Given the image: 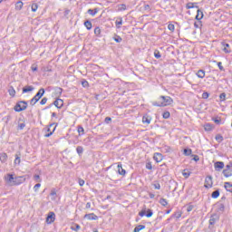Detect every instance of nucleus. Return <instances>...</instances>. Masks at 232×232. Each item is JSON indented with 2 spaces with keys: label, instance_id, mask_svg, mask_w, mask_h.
I'll list each match as a JSON object with an SVG mask.
<instances>
[{
  "label": "nucleus",
  "instance_id": "obj_1",
  "mask_svg": "<svg viewBox=\"0 0 232 232\" xmlns=\"http://www.w3.org/2000/svg\"><path fill=\"white\" fill-rule=\"evenodd\" d=\"M173 103V99L169 96H160L159 102H153L152 106H158L164 108V106H169Z\"/></svg>",
  "mask_w": 232,
  "mask_h": 232
},
{
  "label": "nucleus",
  "instance_id": "obj_2",
  "mask_svg": "<svg viewBox=\"0 0 232 232\" xmlns=\"http://www.w3.org/2000/svg\"><path fill=\"white\" fill-rule=\"evenodd\" d=\"M44 95V89L41 88L38 92L33 97V99L30 101L31 106H35L37 102H39L40 99Z\"/></svg>",
  "mask_w": 232,
  "mask_h": 232
},
{
  "label": "nucleus",
  "instance_id": "obj_3",
  "mask_svg": "<svg viewBox=\"0 0 232 232\" xmlns=\"http://www.w3.org/2000/svg\"><path fill=\"white\" fill-rule=\"evenodd\" d=\"M26 108H28V102L24 101H20L15 104L14 110V111L21 112V111H24Z\"/></svg>",
  "mask_w": 232,
  "mask_h": 232
},
{
  "label": "nucleus",
  "instance_id": "obj_4",
  "mask_svg": "<svg viewBox=\"0 0 232 232\" xmlns=\"http://www.w3.org/2000/svg\"><path fill=\"white\" fill-rule=\"evenodd\" d=\"M205 188H207L208 189L209 188H213V177H211V176H208V177H206V179H205Z\"/></svg>",
  "mask_w": 232,
  "mask_h": 232
},
{
  "label": "nucleus",
  "instance_id": "obj_5",
  "mask_svg": "<svg viewBox=\"0 0 232 232\" xmlns=\"http://www.w3.org/2000/svg\"><path fill=\"white\" fill-rule=\"evenodd\" d=\"M5 180L9 184V186H14V182H15V178H14L13 174H7L5 177Z\"/></svg>",
  "mask_w": 232,
  "mask_h": 232
},
{
  "label": "nucleus",
  "instance_id": "obj_6",
  "mask_svg": "<svg viewBox=\"0 0 232 232\" xmlns=\"http://www.w3.org/2000/svg\"><path fill=\"white\" fill-rule=\"evenodd\" d=\"M47 224H53V222H55V213L49 212L47 218H46Z\"/></svg>",
  "mask_w": 232,
  "mask_h": 232
},
{
  "label": "nucleus",
  "instance_id": "obj_7",
  "mask_svg": "<svg viewBox=\"0 0 232 232\" xmlns=\"http://www.w3.org/2000/svg\"><path fill=\"white\" fill-rule=\"evenodd\" d=\"M83 218H86L87 220H99V217L93 213L85 214Z\"/></svg>",
  "mask_w": 232,
  "mask_h": 232
},
{
  "label": "nucleus",
  "instance_id": "obj_8",
  "mask_svg": "<svg viewBox=\"0 0 232 232\" xmlns=\"http://www.w3.org/2000/svg\"><path fill=\"white\" fill-rule=\"evenodd\" d=\"M53 104L56 108L61 109L62 106H64V102L58 98L53 102Z\"/></svg>",
  "mask_w": 232,
  "mask_h": 232
},
{
  "label": "nucleus",
  "instance_id": "obj_9",
  "mask_svg": "<svg viewBox=\"0 0 232 232\" xmlns=\"http://www.w3.org/2000/svg\"><path fill=\"white\" fill-rule=\"evenodd\" d=\"M24 177H15L14 181V186H19L20 184H23L24 182Z\"/></svg>",
  "mask_w": 232,
  "mask_h": 232
},
{
  "label": "nucleus",
  "instance_id": "obj_10",
  "mask_svg": "<svg viewBox=\"0 0 232 232\" xmlns=\"http://www.w3.org/2000/svg\"><path fill=\"white\" fill-rule=\"evenodd\" d=\"M214 168H215L216 171H220V169H224V162L217 161L214 164Z\"/></svg>",
  "mask_w": 232,
  "mask_h": 232
},
{
  "label": "nucleus",
  "instance_id": "obj_11",
  "mask_svg": "<svg viewBox=\"0 0 232 232\" xmlns=\"http://www.w3.org/2000/svg\"><path fill=\"white\" fill-rule=\"evenodd\" d=\"M222 46H223V52H225V53H231V48L229 46V44H226L225 42L221 43Z\"/></svg>",
  "mask_w": 232,
  "mask_h": 232
},
{
  "label": "nucleus",
  "instance_id": "obj_12",
  "mask_svg": "<svg viewBox=\"0 0 232 232\" xmlns=\"http://www.w3.org/2000/svg\"><path fill=\"white\" fill-rule=\"evenodd\" d=\"M223 175H224V177H226V179H227V178H229V177H232V169L226 168V169L223 170Z\"/></svg>",
  "mask_w": 232,
  "mask_h": 232
},
{
  "label": "nucleus",
  "instance_id": "obj_13",
  "mask_svg": "<svg viewBox=\"0 0 232 232\" xmlns=\"http://www.w3.org/2000/svg\"><path fill=\"white\" fill-rule=\"evenodd\" d=\"M153 159L156 162H162V154L156 152L154 153Z\"/></svg>",
  "mask_w": 232,
  "mask_h": 232
},
{
  "label": "nucleus",
  "instance_id": "obj_14",
  "mask_svg": "<svg viewBox=\"0 0 232 232\" xmlns=\"http://www.w3.org/2000/svg\"><path fill=\"white\" fill-rule=\"evenodd\" d=\"M6 160H8V154L3 152L0 153V161L2 162V164H5V162H6Z\"/></svg>",
  "mask_w": 232,
  "mask_h": 232
},
{
  "label": "nucleus",
  "instance_id": "obj_15",
  "mask_svg": "<svg viewBox=\"0 0 232 232\" xmlns=\"http://www.w3.org/2000/svg\"><path fill=\"white\" fill-rule=\"evenodd\" d=\"M142 122H143V124H151V117H150L148 115H144L142 117Z\"/></svg>",
  "mask_w": 232,
  "mask_h": 232
},
{
  "label": "nucleus",
  "instance_id": "obj_16",
  "mask_svg": "<svg viewBox=\"0 0 232 232\" xmlns=\"http://www.w3.org/2000/svg\"><path fill=\"white\" fill-rule=\"evenodd\" d=\"M118 173L119 175H126V169H122V164L119 163L118 164Z\"/></svg>",
  "mask_w": 232,
  "mask_h": 232
},
{
  "label": "nucleus",
  "instance_id": "obj_17",
  "mask_svg": "<svg viewBox=\"0 0 232 232\" xmlns=\"http://www.w3.org/2000/svg\"><path fill=\"white\" fill-rule=\"evenodd\" d=\"M203 17H204V13L200 9H198L197 15H196L197 21H200V19H202Z\"/></svg>",
  "mask_w": 232,
  "mask_h": 232
},
{
  "label": "nucleus",
  "instance_id": "obj_18",
  "mask_svg": "<svg viewBox=\"0 0 232 232\" xmlns=\"http://www.w3.org/2000/svg\"><path fill=\"white\" fill-rule=\"evenodd\" d=\"M14 164H17L18 166L21 164V152L15 154Z\"/></svg>",
  "mask_w": 232,
  "mask_h": 232
},
{
  "label": "nucleus",
  "instance_id": "obj_19",
  "mask_svg": "<svg viewBox=\"0 0 232 232\" xmlns=\"http://www.w3.org/2000/svg\"><path fill=\"white\" fill-rule=\"evenodd\" d=\"M225 189L232 193V183L231 182H225Z\"/></svg>",
  "mask_w": 232,
  "mask_h": 232
},
{
  "label": "nucleus",
  "instance_id": "obj_20",
  "mask_svg": "<svg viewBox=\"0 0 232 232\" xmlns=\"http://www.w3.org/2000/svg\"><path fill=\"white\" fill-rule=\"evenodd\" d=\"M34 86H25L23 88V93H28V92H34Z\"/></svg>",
  "mask_w": 232,
  "mask_h": 232
},
{
  "label": "nucleus",
  "instance_id": "obj_21",
  "mask_svg": "<svg viewBox=\"0 0 232 232\" xmlns=\"http://www.w3.org/2000/svg\"><path fill=\"white\" fill-rule=\"evenodd\" d=\"M197 75L199 79H204L206 77V72L204 70H198Z\"/></svg>",
  "mask_w": 232,
  "mask_h": 232
},
{
  "label": "nucleus",
  "instance_id": "obj_22",
  "mask_svg": "<svg viewBox=\"0 0 232 232\" xmlns=\"http://www.w3.org/2000/svg\"><path fill=\"white\" fill-rule=\"evenodd\" d=\"M87 13L90 14V15H95V14H97L98 13H99V8H94V10L93 9H89L88 11H87Z\"/></svg>",
  "mask_w": 232,
  "mask_h": 232
},
{
  "label": "nucleus",
  "instance_id": "obj_23",
  "mask_svg": "<svg viewBox=\"0 0 232 232\" xmlns=\"http://www.w3.org/2000/svg\"><path fill=\"white\" fill-rule=\"evenodd\" d=\"M187 10H191V8H198V5H195V3H188L186 5Z\"/></svg>",
  "mask_w": 232,
  "mask_h": 232
},
{
  "label": "nucleus",
  "instance_id": "obj_24",
  "mask_svg": "<svg viewBox=\"0 0 232 232\" xmlns=\"http://www.w3.org/2000/svg\"><path fill=\"white\" fill-rule=\"evenodd\" d=\"M115 24L117 28H121V26H122V17H119L118 20H116Z\"/></svg>",
  "mask_w": 232,
  "mask_h": 232
},
{
  "label": "nucleus",
  "instance_id": "obj_25",
  "mask_svg": "<svg viewBox=\"0 0 232 232\" xmlns=\"http://www.w3.org/2000/svg\"><path fill=\"white\" fill-rule=\"evenodd\" d=\"M84 26L85 28H87V30H92V22L90 20L85 21Z\"/></svg>",
  "mask_w": 232,
  "mask_h": 232
},
{
  "label": "nucleus",
  "instance_id": "obj_26",
  "mask_svg": "<svg viewBox=\"0 0 232 232\" xmlns=\"http://www.w3.org/2000/svg\"><path fill=\"white\" fill-rule=\"evenodd\" d=\"M142 229H146V226L144 225H139L138 227H136L134 228V232H140V231H142Z\"/></svg>",
  "mask_w": 232,
  "mask_h": 232
},
{
  "label": "nucleus",
  "instance_id": "obj_27",
  "mask_svg": "<svg viewBox=\"0 0 232 232\" xmlns=\"http://www.w3.org/2000/svg\"><path fill=\"white\" fill-rule=\"evenodd\" d=\"M212 198H218L220 197V191L219 190H215L211 194Z\"/></svg>",
  "mask_w": 232,
  "mask_h": 232
},
{
  "label": "nucleus",
  "instance_id": "obj_28",
  "mask_svg": "<svg viewBox=\"0 0 232 232\" xmlns=\"http://www.w3.org/2000/svg\"><path fill=\"white\" fill-rule=\"evenodd\" d=\"M182 175H183V177H184L185 179H189V175H191V172H189V170H188V169H184V170L182 171Z\"/></svg>",
  "mask_w": 232,
  "mask_h": 232
},
{
  "label": "nucleus",
  "instance_id": "obj_29",
  "mask_svg": "<svg viewBox=\"0 0 232 232\" xmlns=\"http://www.w3.org/2000/svg\"><path fill=\"white\" fill-rule=\"evenodd\" d=\"M23 2H21V1H18V2H16V4H15V10H22L23 9Z\"/></svg>",
  "mask_w": 232,
  "mask_h": 232
},
{
  "label": "nucleus",
  "instance_id": "obj_30",
  "mask_svg": "<svg viewBox=\"0 0 232 232\" xmlns=\"http://www.w3.org/2000/svg\"><path fill=\"white\" fill-rule=\"evenodd\" d=\"M54 92L56 95H63V88L61 87H55Z\"/></svg>",
  "mask_w": 232,
  "mask_h": 232
},
{
  "label": "nucleus",
  "instance_id": "obj_31",
  "mask_svg": "<svg viewBox=\"0 0 232 232\" xmlns=\"http://www.w3.org/2000/svg\"><path fill=\"white\" fill-rule=\"evenodd\" d=\"M76 151H77L78 155H81L82 153H83L84 149L82 148V146H78L76 148Z\"/></svg>",
  "mask_w": 232,
  "mask_h": 232
},
{
  "label": "nucleus",
  "instance_id": "obj_32",
  "mask_svg": "<svg viewBox=\"0 0 232 232\" xmlns=\"http://www.w3.org/2000/svg\"><path fill=\"white\" fill-rule=\"evenodd\" d=\"M160 204H161V206H168V200H166V198H162L160 199Z\"/></svg>",
  "mask_w": 232,
  "mask_h": 232
},
{
  "label": "nucleus",
  "instance_id": "obj_33",
  "mask_svg": "<svg viewBox=\"0 0 232 232\" xmlns=\"http://www.w3.org/2000/svg\"><path fill=\"white\" fill-rule=\"evenodd\" d=\"M216 140H217V142H222L224 140V137L220 134H218L216 136Z\"/></svg>",
  "mask_w": 232,
  "mask_h": 232
},
{
  "label": "nucleus",
  "instance_id": "obj_34",
  "mask_svg": "<svg viewBox=\"0 0 232 232\" xmlns=\"http://www.w3.org/2000/svg\"><path fill=\"white\" fill-rule=\"evenodd\" d=\"M94 34L99 37L101 35V27H95L94 29Z\"/></svg>",
  "mask_w": 232,
  "mask_h": 232
},
{
  "label": "nucleus",
  "instance_id": "obj_35",
  "mask_svg": "<svg viewBox=\"0 0 232 232\" xmlns=\"http://www.w3.org/2000/svg\"><path fill=\"white\" fill-rule=\"evenodd\" d=\"M162 117L163 119H169V117H171V114L169 113V111H164Z\"/></svg>",
  "mask_w": 232,
  "mask_h": 232
},
{
  "label": "nucleus",
  "instance_id": "obj_36",
  "mask_svg": "<svg viewBox=\"0 0 232 232\" xmlns=\"http://www.w3.org/2000/svg\"><path fill=\"white\" fill-rule=\"evenodd\" d=\"M78 133L79 135H84V128L82 126H78Z\"/></svg>",
  "mask_w": 232,
  "mask_h": 232
},
{
  "label": "nucleus",
  "instance_id": "obj_37",
  "mask_svg": "<svg viewBox=\"0 0 232 232\" xmlns=\"http://www.w3.org/2000/svg\"><path fill=\"white\" fill-rule=\"evenodd\" d=\"M154 57L156 59H160L161 55H160V52L159 50L154 51Z\"/></svg>",
  "mask_w": 232,
  "mask_h": 232
},
{
  "label": "nucleus",
  "instance_id": "obj_38",
  "mask_svg": "<svg viewBox=\"0 0 232 232\" xmlns=\"http://www.w3.org/2000/svg\"><path fill=\"white\" fill-rule=\"evenodd\" d=\"M147 218H150V217H153V210L148 209L146 214Z\"/></svg>",
  "mask_w": 232,
  "mask_h": 232
},
{
  "label": "nucleus",
  "instance_id": "obj_39",
  "mask_svg": "<svg viewBox=\"0 0 232 232\" xmlns=\"http://www.w3.org/2000/svg\"><path fill=\"white\" fill-rule=\"evenodd\" d=\"M50 195L51 197H53V200H55L57 192L55 191V189H52Z\"/></svg>",
  "mask_w": 232,
  "mask_h": 232
},
{
  "label": "nucleus",
  "instance_id": "obj_40",
  "mask_svg": "<svg viewBox=\"0 0 232 232\" xmlns=\"http://www.w3.org/2000/svg\"><path fill=\"white\" fill-rule=\"evenodd\" d=\"M172 217H174L175 218H180V217H182V213L180 211H178L174 213Z\"/></svg>",
  "mask_w": 232,
  "mask_h": 232
},
{
  "label": "nucleus",
  "instance_id": "obj_41",
  "mask_svg": "<svg viewBox=\"0 0 232 232\" xmlns=\"http://www.w3.org/2000/svg\"><path fill=\"white\" fill-rule=\"evenodd\" d=\"M31 8L32 12H37V8H39V5L37 4H33Z\"/></svg>",
  "mask_w": 232,
  "mask_h": 232
},
{
  "label": "nucleus",
  "instance_id": "obj_42",
  "mask_svg": "<svg viewBox=\"0 0 232 232\" xmlns=\"http://www.w3.org/2000/svg\"><path fill=\"white\" fill-rule=\"evenodd\" d=\"M168 28H169V30L170 32H175V24H169L168 25Z\"/></svg>",
  "mask_w": 232,
  "mask_h": 232
},
{
  "label": "nucleus",
  "instance_id": "obj_43",
  "mask_svg": "<svg viewBox=\"0 0 232 232\" xmlns=\"http://www.w3.org/2000/svg\"><path fill=\"white\" fill-rule=\"evenodd\" d=\"M184 155H187V156L191 155V149H184Z\"/></svg>",
  "mask_w": 232,
  "mask_h": 232
},
{
  "label": "nucleus",
  "instance_id": "obj_44",
  "mask_svg": "<svg viewBox=\"0 0 232 232\" xmlns=\"http://www.w3.org/2000/svg\"><path fill=\"white\" fill-rule=\"evenodd\" d=\"M114 41H115L116 43H122V38H121V36H119V35H116V36L114 37Z\"/></svg>",
  "mask_w": 232,
  "mask_h": 232
},
{
  "label": "nucleus",
  "instance_id": "obj_45",
  "mask_svg": "<svg viewBox=\"0 0 232 232\" xmlns=\"http://www.w3.org/2000/svg\"><path fill=\"white\" fill-rule=\"evenodd\" d=\"M48 102V98L44 97L41 100L40 104L43 106Z\"/></svg>",
  "mask_w": 232,
  "mask_h": 232
},
{
  "label": "nucleus",
  "instance_id": "obj_46",
  "mask_svg": "<svg viewBox=\"0 0 232 232\" xmlns=\"http://www.w3.org/2000/svg\"><path fill=\"white\" fill-rule=\"evenodd\" d=\"M34 180L36 181V182H41V176H39V175H37V174H35L34 176Z\"/></svg>",
  "mask_w": 232,
  "mask_h": 232
},
{
  "label": "nucleus",
  "instance_id": "obj_47",
  "mask_svg": "<svg viewBox=\"0 0 232 232\" xmlns=\"http://www.w3.org/2000/svg\"><path fill=\"white\" fill-rule=\"evenodd\" d=\"M146 169H153V166L151 165V162L149 161V162L146 163Z\"/></svg>",
  "mask_w": 232,
  "mask_h": 232
},
{
  "label": "nucleus",
  "instance_id": "obj_48",
  "mask_svg": "<svg viewBox=\"0 0 232 232\" xmlns=\"http://www.w3.org/2000/svg\"><path fill=\"white\" fill-rule=\"evenodd\" d=\"M39 188H41V183H37L36 185H34V189L35 192L39 191Z\"/></svg>",
  "mask_w": 232,
  "mask_h": 232
},
{
  "label": "nucleus",
  "instance_id": "obj_49",
  "mask_svg": "<svg viewBox=\"0 0 232 232\" xmlns=\"http://www.w3.org/2000/svg\"><path fill=\"white\" fill-rule=\"evenodd\" d=\"M194 26H195V28H200V26H202V23H201L200 21L196 22V23L194 24Z\"/></svg>",
  "mask_w": 232,
  "mask_h": 232
},
{
  "label": "nucleus",
  "instance_id": "obj_50",
  "mask_svg": "<svg viewBox=\"0 0 232 232\" xmlns=\"http://www.w3.org/2000/svg\"><path fill=\"white\" fill-rule=\"evenodd\" d=\"M218 66L220 72H224L225 69H224V66H222V62H218Z\"/></svg>",
  "mask_w": 232,
  "mask_h": 232
},
{
  "label": "nucleus",
  "instance_id": "obj_51",
  "mask_svg": "<svg viewBox=\"0 0 232 232\" xmlns=\"http://www.w3.org/2000/svg\"><path fill=\"white\" fill-rule=\"evenodd\" d=\"M9 95H11V97H15V90H14V88L9 91Z\"/></svg>",
  "mask_w": 232,
  "mask_h": 232
},
{
  "label": "nucleus",
  "instance_id": "obj_52",
  "mask_svg": "<svg viewBox=\"0 0 232 232\" xmlns=\"http://www.w3.org/2000/svg\"><path fill=\"white\" fill-rule=\"evenodd\" d=\"M53 131H55V128H53V131H50L49 133L45 134L44 137L45 138L52 137V135H53Z\"/></svg>",
  "mask_w": 232,
  "mask_h": 232
},
{
  "label": "nucleus",
  "instance_id": "obj_53",
  "mask_svg": "<svg viewBox=\"0 0 232 232\" xmlns=\"http://www.w3.org/2000/svg\"><path fill=\"white\" fill-rule=\"evenodd\" d=\"M219 98H220V101H226V93H225V92H222V93L219 95Z\"/></svg>",
  "mask_w": 232,
  "mask_h": 232
},
{
  "label": "nucleus",
  "instance_id": "obj_54",
  "mask_svg": "<svg viewBox=\"0 0 232 232\" xmlns=\"http://www.w3.org/2000/svg\"><path fill=\"white\" fill-rule=\"evenodd\" d=\"M82 86H83V88H88L89 86L88 81L82 82Z\"/></svg>",
  "mask_w": 232,
  "mask_h": 232
},
{
  "label": "nucleus",
  "instance_id": "obj_55",
  "mask_svg": "<svg viewBox=\"0 0 232 232\" xmlns=\"http://www.w3.org/2000/svg\"><path fill=\"white\" fill-rule=\"evenodd\" d=\"M25 127H26V124H24V123L18 124L19 130H24Z\"/></svg>",
  "mask_w": 232,
  "mask_h": 232
},
{
  "label": "nucleus",
  "instance_id": "obj_56",
  "mask_svg": "<svg viewBox=\"0 0 232 232\" xmlns=\"http://www.w3.org/2000/svg\"><path fill=\"white\" fill-rule=\"evenodd\" d=\"M72 229L73 230V231H79V229H81V226L80 225H75V228L73 227H72Z\"/></svg>",
  "mask_w": 232,
  "mask_h": 232
},
{
  "label": "nucleus",
  "instance_id": "obj_57",
  "mask_svg": "<svg viewBox=\"0 0 232 232\" xmlns=\"http://www.w3.org/2000/svg\"><path fill=\"white\" fill-rule=\"evenodd\" d=\"M209 97V93L208 92H203L202 93V99H208Z\"/></svg>",
  "mask_w": 232,
  "mask_h": 232
},
{
  "label": "nucleus",
  "instance_id": "obj_58",
  "mask_svg": "<svg viewBox=\"0 0 232 232\" xmlns=\"http://www.w3.org/2000/svg\"><path fill=\"white\" fill-rule=\"evenodd\" d=\"M152 186H154L155 189H160V183H154Z\"/></svg>",
  "mask_w": 232,
  "mask_h": 232
},
{
  "label": "nucleus",
  "instance_id": "obj_59",
  "mask_svg": "<svg viewBox=\"0 0 232 232\" xmlns=\"http://www.w3.org/2000/svg\"><path fill=\"white\" fill-rule=\"evenodd\" d=\"M193 160H195V162H198L200 160V158L198 157V155H194Z\"/></svg>",
  "mask_w": 232,
  "mask_h": 232
},
{
  "label": "nucleus",
  "instance_id": "obj_60",
  "mask_svg": "<svg viewBox=\"0 0 232 232\" xmlns=\"http://www.w3.org/2000/svg\"><path fill=\"white\" fill-rule=\"evenodd\" d=\"M31 69H32L33 72H37V65L36 64H33L31 66Z\"/></svg>",
  "mask_w": 232,
  "mask_h": 232
},
{
  "label": "nucleus",
  "instance_id": "obj_61",
  "mask_svg": "<svg viewBox=\"0 0 232 232\" xmlns=\"http://www.w3.org/2000/svg\"><path fill=\"white\" fill-rule=\"evenodd\" d=\"M145 215H146V210H141L140 212H139L140 217H144Z\"/></svg>",
  "mask_w": 232,
  "mask_h": 232
},
{
  "label": "nucleus",
  "instance_id": "obj_62",
  "mask_svg": "<svg viewBox=\"0 0 232 232\" xmlns=\"http://www.w3.org/2000/svg\"><path fill=\"white\" fill-rule=\"evenodd\" d=\"M205 130H206V131H209L211 130V125L210 124H207L205 126Z\"/></svg>",
  "mask_w": 232,
  "mask_h": 232
},
{
  "label": "nucleus",
  "instance_id": "obj_63",
  "mask_svg": "<svg viewBox=\"0 0 232 232\" xmlns=\"http://www.w3.org/2000/svg\"><path fill=\"white\" fill-rule=\"evenodd\" d=\"M187 211L189 213V211H193V205H189L187 207Z\"/></svg>",
  "mask_w": 232,
  "mask_h": 232
},
{
  "label": "nucleus",
  "instance_id": "obj_64",
  "mask_svg": "<svg viewBox=\"0 0 232 232\" xmlns=\"http://www.w3.org/2000/svg\"><path fill=\"white\" fill-rule=\"evenodd\" d=\"M120 10H126V5L121 4V7H120Z\"/></svg>",
  "mask_w": 232,
  "mask_h": 232
}]
</instances>
